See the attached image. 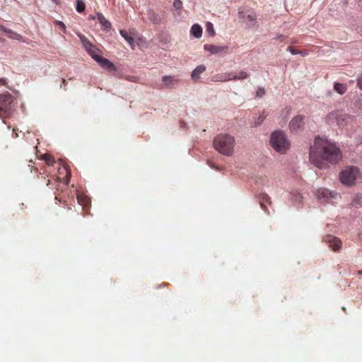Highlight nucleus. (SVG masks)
<instances>
[{
  "label": "nucleus",
  "mask_w": 362,
  "mask_h": 362,
  "mask_svg": "<svg viewBox=\"0 0 362 362\" xmlns=\"http://www.w3.org/2000/svg\"><path fill=\"white\" fill-rule=\"evenodd\" d=\"M341 158L339 148L330 141L320 137L315 138L310 147L309 159L318 168H325V162L335 163Z\"/></svg>",
  "instance_id": "f257e3e1"
},
{
  "label": "nucleus",
  "mask_w": 362,
  "mask_h": 362,
  "mask_svg": "<svg viewBox=\"0 0 362 362\" xmlns=\"http://www.w3.org/2000/svg\"><path fill=\"white\" fill-rule=\"evenodd\" d=\"M235 137L229 134H219L213 141L214 148L226 156H231L234 152Z\"/></svg>",
  "instance_id": "f03ea898"
},
{
  "label": "nucleus",
  "mask_w": 362,
  "mask_h": 362,
  "mask_svg": "<svg viewBox=\"0 0 362 362\" xmlns=\"http://www.w3.org/2000/svg\"><path fill=\"white\" fill-rule=\"evenodd\" d=\"M270 144L273 148L281 153H284L290 147V142L284 132L277 130L272 133Z\"/></svg>",
  "instance_id": "7ed1b4c3"
},
{
  "label": "nucleus",
  "mask_w": 362,
  "mask_h": 362,
  "mask_svg": "<svg viewBox=\"0 0 362 362\" xmlns=\"http://www.w3.org/2000/svg\"><path fill=\"white\" fill-rule=\"evenodd\" d=\"M351 119V116L339 110L333 111L327 116L329 124H336L339 127L346 126Z\"/></svg>",
  "instance_id": "20e7f679"
},
{
  "label": "nucleus",
  "mask_w": 362,
  "mask_h": 362,
  "mask_svg": "<svg viewBox=\"0 0 362 362\" xmlns=\"http://www.w3.org/2000/svg\"><path fill=\"white\" fill-rule=\"evenodd\" d=\"M238 18L241 20L242 23L245 24L247 28L257 26L256 13L252 9L246 7L240 8L238 9Z\"/></svg>",
  "instance_id": "39448f33"
},
{
  "label": "nucleus",
  "mask_w": 362,
  "mask_h": 362,
  "mask_svg": "<svg viewBox=\"0 0 362 362\" xmlns=\"http://www.w3.org/2000/svg\"><path fill=\"white\" fill-rule=\"evenodd\" d=\"M358 173L359 170L358 168L349 166L341 172L339 178L343 185L351 186L355 184Z\"/></svg>",
  "instance_id": "423d86ee"
},
{
  "label": "nucleus",
  "mask_w": 362,
  "mask_h": 362,
  "mask_svg": "<svg viewBox=\"0 0 362 362\" xmlns=\"http://www.w3.org/2000/svg\"><path fill=\"white\" fill-rule=\"evenodd\" d=\"M316 198L321 203H334L340 198L339 194L334 191L326 188H320L315 192Z\"/></svg>",
  "instance_id": "0eeeda50"
},
{
  "label": "nucleus",
  "mask_w": 362,
  "mask_h": 362,
  "mask_svg": "<svg viewBox=\"0 0 362 362\" xmlns=\"http://www.w3.org/2000/svg\"><path fill=\"white\" fill-rule=\"evenodd\" d=\"M0 116H8L13 103V97L10 94L2 95L0 96Z\"/></svg>",
  "instance_id": "6e6552de"
},
{
  "label": "nucleus",
  "mask_w": 362,
  "mask_h": 362,
  "mask_svg": "<svg viewBox=\"0 0 362 362\" xmlns=\"http://www.w3.org/2000/svg\"><path fill=\"white\" fill-rule=\"evenodd\" d=\"M78 37L88 53L92 57V58L97 61V59H98L100 57V56L98 54V49L92 45L84 35L80 34L78 35Z\"/></svg>",
  "instance_id": "1a4fd4ad"
},
{
  "label": "nucleus",
  "mask_w": 362,
  "mask_h": 362,
  "mask_svg": "<svg viewBox=\"0 0 362 362\" xmlns=\"http://www.w3.org/2000/svg\"><path fill=\"white\" fill-rule=\"evenodd\" d=\"M204 49L205 51L210 52L211 54H216L221 57L225 56L228 51L227 45H204Z\"/></svg>",
  "instance_id": "9d476101"
},
{
  "label": "nucleus",
  "mask_w": 362,
  "mask_h": 362,
  "mask_svg": "<svg viewBox=\"0 0 362 362\" xmlns=\"http://www.w3.org/2000/svg\"><path fill=\"white\" fill-rule=\"evenodd\" d=\"M246 71H242L238 74L234 73H227L220 76H216V81H227L230 80H243L248 77Z\"/></svg>",
  "instance_id": "9b49d317"
},
{
  "label": "nucleus",
  "mask_w": 362,
  "mask_h": 362,
  "mask_svg": "<svg viewBox=\"0 0 362 362\" xmlns=\"http://www.w3.org/2000/svg\"><path fill=\"white\" fill-rule=\"evenodd\" d=\"M304 117L301 115L294 117L289 123V128L291 131L294 132L298 130L304 124Z\"/></svg>",
  "instance_id": "f8f14e48"
},
{
  "label": "nucleus",
  "mask_w": 362,
  "mask_h": 362,
  "mask_svg": "<svg viewBox=\"0 0 362 362\" xmlns=\"http://www.w3.org/2000/svg\"><path fill=\"white\" fill-rule=\"evenodd\" d=\"M325 240L334 250H337L341 247V241L335 236L329 235L325 238Z\"/></svg>",
  "instance_id": "ddd939ff"
},
{
  "label": "nucleus",
  "mask_w": 362,
  "mask_h": 362,
  "mask_svg": "<svg viewBox=\"0 0 362 362\" xmlns=\"http://www.w3.org/2000/svg\"><path fill=\"white\" fill-rule=\"evenodd\" d=\"M101 67L110 70V71H115L116 68L112 62H111L107 59L103 58L100 57L98 59H97L96 61Z\"/></svg>",
  "instance_id": "4468645a"
},
{
  "label": "nucleus",
  "mask_w": 362,
  "mask_h": 362,
  "mask_svg": "<svg viewBox=\"0 0 362 362\" xmlns=\"http://www.w3.org/2000/svg\"><path fill=\"white\" fill-rule=\"evenodd\" d=\"M178 83V80L173 76H164L162 78V85L166 88H171Z\"/></svg>",
  "instance_id": "2eb2a0df"
},
{
  "label": "nucleus",
  "mask_w": 362,
  "mask_h": 362,
  "mask_svg": "<svg viewBox=\"0 0 362 362\" xmlns=\"http://www.w3.org/2000/svg\"><path fill=\"white\" fill-rule=\"evenodd\" d=\"M206 70V67L204 65H199L197 66L191 73V78L192 80L199 79L200 75Z\"/></svg>",
  "instance_id": "dca6fc26"
},
{
  "label": "nucleus",
  "mask_w": 362,
  "mask_h": 362,
  "mask_svg": "<svg viewBox=\"0 0 362 362\" xmlns=\"http://www.w3.org/2000/svg\"><path fill=\"white\" fill-rule=\"evenodd\" d=\"M202 28L199 24H194L190 28V33L196 38H200L202 35Z\"/></svg>",
  "instance_id": "f3484780"
},
{
  "label": "nucleus",
  "mask_w": 362,
  "mask_h": 362,
  "mask_svg": "<svg viewBox=\"0 0 362 362\" xmlns=\"http://www.w3.org/2000/svg\"><path fill=\"white\" fill-rule=\"evenodd\" d=\"M97 17H98V21L100 22L101 25L104 28V29L108 30L111 28L110 22L109 21H107L102 13H98Z\"/></svg>",
  "instance_id": "a211bd4d"
},
{
  "label": "nucleus",
  "mask_w": 362,
  "mask_h": 362,
  "mask_svg": "<svg viewBox=\"0 0 362 362\" xmlns=\"http://www.w3.org/2000/svg\"><path fill=\"white\" fill-rule=\"evenodd\" d=\"M148 20L154 24H160L162 21L159 14L154 11H151L148 16Z\"/></svg>",
  "instance_id": "6ab92c4d"
},
{
  "label": "nucleus",
  "mask_w": 362,
  "mask_h": 362,
  "mask_svg": "<svg viewBox=\"0 0 362 362\" xmlns=\"http://www.w3.org/2000/svg\"><path fill=\"white\" fill-rule=\"evenodd\" d=\"M266 118L264 112H262L258 117H254V122L251 124L252 127H257L260 126Z\"/></svg>",
  "instance_id": "aec40b11"
},
{
  "label": "nucleus",
  "mask_w": 362,
  "mask_h": 362,
  "mask_svg": "<svg viewBox=\"0 0 362 362\" xmlns=\"http://www.w3.org/2000/svg\"><path fill=\"white\" fill-rule=\"evenodd\" d=\"M290 199L295 203H300L303 199L302 194L298 191L295 190L290 193Z\"/></svg>",
  "instance_id": "412c9836"
},
{
  "label": "nucleus",
  "mask_w": 362,
  "mask_h": 362,
  "mask_svg": "<svg viewBox=\"0 0 362 362\" xmlns=\"http://www.w3.org/2000/svg\"><path fill=\"white\" fill-rule=\"evenodd\" d=\"M173 6L177 12V15L180 16L182 13V2L180 0H174Z\"/></svg>",
  "instance_id": "4be33fe9"
},
{
  "label": "nucleus",
  "mask_w": 362,
  "mask_h": 362,
  "mask_svg": "<svg viewBox=\"0 0 362 362\" xmlns=\"http://www.w3.org/2000/svg\"><path fill=\"white\" fill-rule=\"evenodd\" d=\"M334 88L336 92L342 95L344 94L346 90V87L344 84L339 83H335L334 86Z\"/></svg>",
  "instance_id": "5701e85b"
},
{
  "label": "nucleus",
  "mask_w": 362,
  "mask_h": 362,
  "mask_svg": "<svg viewBox=\"0 0 362 362\" xmlns=\"http://www.w3.org/2000/svg\"><path fill=\"white\" fill-rule=\"evenodd\" d=\"M120 35L126 40V41L132 45L134 42V38L128 35L126 30H121L119 31Z\"/></svg>",
  "instance_id": "b1692460"
},
{
  "label": "nucleus",
  "mask_w": 362,
  "mask_h": 362,
  "mask_svg": "<svg viewBox=\"0 0 362 362\" xmlns=\"http://www.w3.org/2000/svg\"><path fill=\"white\" fill-rule=\"evenodd\" d=\"M352 204L356 207L362 206V194H358L355 196Z\"/></svg>",
  "instance_id": "393cba45"
},
{
  "label": "nucleus",
  "mask_w": 362,
  "mask_h": 362,
  "mask_svg": "<svg viewBox=\"0 0 362 362\" xmlns=\"http://www.w3.org/2000/svg\"><path fill=\"white\" fill-rule=\"evenodd\" d=\"M206 32L209 34L210 36H214L215 31L212 23L207 22L206 24Z\"/></svg>",
  "instance_id": "a878e982"
},
{
  "label": "nucleus",
  "mask_w": 362,
  "mask_h": 362,
  "mask_svg": "<svg viewBox=\"0 0 362 362\" xmlns=\"http://www.w3.org/2000/svg\"><path fill=\"white\" fill-rule=\"evenodd\" d=\"M86 8V4L82 0L76 1V11L78 13H82Z\"/></svg>",
  "instance_id": "bb28decb"
},
{
  "label": "nucleus",
  "mask_w": 362,
  "mask_h": 362,
  "mask_svg": "<svg viewBox=\"0 0 362 362\" xmlns=\"http://www.w3.org/2000/svg\"><path fill=\"white\" fill-rule=\"evenodd\" d=\"M55 24L59 27V29H61L64 33H65L66 31V25L65 24L62 22V21H57L55 22Z\"/></svg>",
  "instance_id": "cd10ccee"
},
{
  "label": "nucleus",
  "mask_w": 362,
  "mask_h": 362,
  "mask_svg": "<svg viewBox=\"0 0 362 362\" xmlns=\"http://www.w3.org/2000/svg\"><path fill=\"white\" fill-rule=\"evenodd\" d=\"M43 158L46 160V162H47V163L48 165H52L54 160H53L52 158L50 156L45 154L43 156Z\"/></svg>",
  "instance_id": "c85d7f7f"
},
{
  "label": "nucleus",
  "mask_w": 362,
  "mask_h": 362,
  "mask_svg": "<svg viewBox=\"0 0 362 362\" xmlns=\"http://www.w3.org/2000/svg\"><path fill=\"white\" fill-rule=\"evenodd\" d=\"M77 199H78V203H79L81 205H85V206H87V205H88V199H82V198H81L80 196H78V197H77Z\"/></svg>",
  "instance_id": "c756f323"
},
{
  "label": "nucleus",
  "mask_w": 362,
  "mask_h": 362,
  "mask_svg": "<svg viewBox=\"0 0 362 362\" xmlns=\"http://www.w3.org/2000/svg\"><path fill=\"white\" fill-rule=\"evenodd\" d=\"M265 94V90L263 88H259L256 92V95L257 97H262Z\"/></svg>",
  "instance_id": "7c9ffc66"
},
{
  "label": "nucleus",
  "mask_w": 362,
  "mask_h": 362,
  "mask_svg": "<svg viewBox=\"0 0 362 362\" xmlns=\"http://www.w3.org/2000/svg\"><path fill=\"white\" fill-rule=\"evenodd\" d=\"M287 49L293 55L298 54V51H296L293 47H288Z\"/></svg>",
  "instance_id": "2f4dec72"
},
{
  "label": "nucleus",
  "mask_w": 362,
  "mask_h": 362,
  "mask_svg": "<svg viewBox=\"0 0 362 362\" xmlns=\"http://www.w3.org/2000/svg\"><path fill=\"white\" fill-rule=\"evenodd\" d=\"M0 30H4L6 33H12V31L11 30L6 28L4 26H3L1 25H0Z\"/></svg>",
  "instance_id": "473e14b6"
},
{
  "label": "nucleus",
  "mask_w": 362,
  "mask_h": 362,
  "mask_svg": "<svg viewBox=\"0 0 362 362\" xmlns=\"http://www.w3.org/2000/svg\"><path fill=\"white\" fill-rule=\"evenodd\" d=\"M269 199V197L267 194H264L263 195V197H262V200L264 202V201H267Z\"/></svg>",
  "instance_id": "72a5a7b5"
},
{
  "label": "nucleus",
  "mask_w": 362,
  "mask_h": 362,
  "mask_svg": "<svg viewBox=\"0 0 362 362\" xmlns=\"http://www.w3.org/2000/svg\"><path fill=\"white\" fill-rule=\"evenodd\" d=\"M298 54H300L303 56H305L307 54V53L303 51H298Z\"/></svg>",
  "instance_id": "f704fd0d"
},
{
  "label": "nucleus",
  "mask_w": 362,
  "mask_h": 362,
  "mask_svg": "<svg viewBox=\"0 0 362 362\" xmlns=\"http://www.w3.org/2000/svg\"><path fill=\"white\" fill-rule=\"evenodd\" d=\"M52 2H54L56 4H59V0H51Z\"/></svg>",
  "instance_id": "c9c22d12"
},
{
  "label": "nucleus",
  "mask_w": 362,
  "mask_h": 362,
  "mask_svg": "<svg viewBox=\"0 0 362 362\" xmlns=\"http://www.w3.org/2000/svg\"><path fill=\"white\" fill-rule=\"evenodd\" d=\"M261 207L263 210H264V205L262 202H260Z\"/></svg>",
  "instance_id": "e433bc0d"
},
{
  "label": "nucleus",
  "mask_w": 362,
  "mask_h": 362,
  "mask_svg": "<svg viewBox=\"0 0 362 362\" xmlns=\"http://www.w3.org/2000/svg\"><path fill=\"white\" fill-rule=\"evenodd\" d=\"M359 273H362V271L358 272Z\"/></svg>",
  "instance_id": "4c0bfd02"
}]
</instances>
